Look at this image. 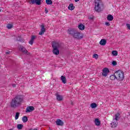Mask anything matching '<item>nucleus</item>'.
Segmentation results:
<instances>
[{
	"label": "nucleus",
	"mask_w": 130,
	"mask_h": 130,
	"mask_svg": "<svg viewBox=\"0 0 130 130\" xmlns=\"http://www.w3.org/2000/svg\"><path fill=\"white\" fill-rule=\"evenodd\" d=\"M23 102V96L22 95H17L13 99L10 103V106L12 108L19 107Z\"/></svg>",
	"instance_id": "nucleus-1"
},
{
	"label": "nucleus",
	"mask_w": 130,
	"mask_h": 130,
	"mask_svg": "<svg viewBox=\"0 0 130 130\" xmlns=\"http://www.w3.org/2000/svg\"><path fill=\"white\" fill-rule=\"evenodd\" d=\"M52 47L53 48V53L55 55H58L59 54V50L58 49L61 47V44L56 42H52Z\"/></svg>",
	"instance_id": "nucleus-2"
},
{
	"label": "nucleus",
	"mask_w": 130,
	"mask_h": 130,
	"mask_svg": "<svg viewBox=\"0 0 130 130\" xmlns=\"http://www.w3.org/2000/svg\"><path fill=\"white\" fill-rule=\"evenodd\" d=\"M115 76H116V80H118V81H123L124 79V73H123V71L121 70L116 71L115 72Z\"/></svg>",
	"instance_id": "nucleus-3"
},
{
	"label": "nucleus",
	"mask_w": 130,
	"mask_h": 130,
	"mask_svg": "<svg viewBox=\"0 0 130 130\" xmlns=\"http://www.w3.org/2000/svg\"><path fill=\"white\" fill-rule=\"evenodd\" d=\"M94 10L98 13H100V12H102V9H101V0H95L94 1Z\"/></svg>",
	"instance_id": "nucleus-4"
},
{
	"label": "nucleus",
	"mask_w": 130,
	"mask_h": 130,
	"mask_svg": "<svg viewBox=\"0 0 130 130\" xmlns=\"http://www.w3.org/2000/svg\"><path fill=\"white\" fill-rule=\"evenodd\" d=\"M118 118H119V113L115 115V118H114L113 121L111 123V127H116L117 126Z\"/></svg>",
	"instance_id": "nucleus-5"
},
{
	"label": "nucleus",
	"mask_w": 130,
	"mask_h": 130,
	"mask_svg": "<svg viewBox=\"0 0 130 130\" xmlns=\"http://www.w3.org/2000/svg\"><path fill=\"white\" fill-rule=\"evenodd\" d=\"M73 37L75 39H82V38L83 37V36L81 34V32L76 30Z\"/></svg>",
	"instance_id": "nucleus-6"
},
{
	"label": "nucleus",
	"mask_w": 130,
	"mask_h": 130,
	"mask_svg": "<svg viewBox=\"0 0 130 130\" xmlns=\"http://www.w3.org/2000/svg\"><path fill=\"white\" fill-rule=\"evenodd\" d=\"M19 50L24 54H30V53H28V50H27V49H26V48L23 46H20Z\"/></svg>",
	"instance_id": "nucleus-7"
},
{
	"label": "nucleus",
	"mask_w": 130,
	"mask_h": 130,
	"mask_svg": "<svg viewBox=\"0 0 130 130\" xmlns=\"http://www.w3.org/2000/svg\"><path fill=\"white\" fill-rule=\"evenodd\" d=\"M76 30H76V29L75 28H71L67 30V33L68 34H69V35H71L73 37Z\"/></svg>",
	"instance_id": "nucleus-8"
},
{
	"label": "nucleus",
	"mask_w": 130,
	"mask_h": 130,
	"mask_svg": "<svg viewBox=\"0 0 130 130\" xmlns=\"http://www.w3.org/2000/svg\"><path fill=\"white\" fill-rule=\"evenodd\" d=\"M41 31L39 33V35H41V36H42L43 35V34H44V33H45V31H46V29H45V27L44 26V25L43 24H42L41 25Z\"/></svg>",
	"instance_id": "nucleus-9"
},
{
	"label": "nucleus",
	"mask_w": 130,
	"mask_h": 130,
	"mask_svg": "<svg viewBox=\"0 0 130 130\" xmlns=\"http://www.w3.org/2000/svg\"><path fill=\"white\" fill-rule=\"evenodd\" d=\"M108 73H109L108 68H104L103 70L102 75L104 76V77H107V74H108Z\"/></svg>",
	"instance_id": "nucleus-10"
},
{
	"label": "nucleus",
	"mask_w": 130,
	"mask_h": 130,
	"mask_svg": "<svg viewBox=\"0 0 130 130\" xmlns=\"http://www.w3.org/2000/svg\"><path fill=\"white\" fill-rule=\"evenodd\" d=\"M34 110V107L33 106H29L27 107L26 109L25 112L28 113L29 112H32Z\"/></svg>",
	"instance_id": "nucleus-11"
},
{
	"label": "nucleus",
	"mask_w": 130,
	"mask_h": 130,
	"mask_svg": "<svg viewBox=\"0 0 130 130\" xmlns=\"http://www.w3.org/2000/svg\"><path fill=\"white\" fill-rule=\"evenodd\" d=\"M56 124H57V125H60V126H62V125H63V122L62 121V120L59 119H57L56 121Z\"/></svg>",
	"instance_id": "nucleus-12"
},
{
	"label": "nucleus",
	"mask_w": 130,
	"mask_h": 130,
	"mask_svg": "<svg viewBox=\"0 0 130 130\" xmlns=\"http://www.w3.org/2000/svg\"><path fill=\"white\" fill-rule=\"evenodd\" d=\"M31 3L32 5H34L36 3V5L40 6V5H41V0H31Z\"/></svg>",
	"instance_id": "nucleus-13"
},
{
	"label": "nucleus",
	"mask_w": 130,
	"mask_h": 130,
	"mask_svg": "<svg viewBox=\"0 0 130 130\" xmlns=\"http://www.w3.org/2000/svg\"><path fill=\"white\" fill-rule=\"evenodd\" d=\"M35 38H36V36H31V39L29 42H28L29 44L30 45H33V43H34V40H35Z\"/></svg>",
	"instance_id": "nucleus-14"
},
{
	"label": "nucleus",
	"mask_w": 130,
	"mask_h": 130,
	"mask_svg": "<svg viewBox=\"0 0 130 130\" xmlns=\"http://www.w3.org/2000/svg\"><path fill=\"white\" fill-rule=\"evenodd\" d=\"M94 123H95V125L99 126V125H101V121H100V120H99V119L96 118L94 120Z\"/></svg>",
	"instance_id": "nucleus-15"
},
{
	"label": "nucleus",
	"mask_w": 130,
	"mask_h": 130,
	"mask_svg": "<svg viewBox=\"0 0 130 130\" xmlns=\"http://www.w3.org/2000/svg\"><path fill=\"white\" fill-rule=\"evenodd\" d=\"M107 42V41H106V40L102 39L100 42V44H101V45L104 46L106 45Z\"/></svg>",
	"instance_id": "nucleus-16"
},
{
	"label": "nucleus",
	"mask_w": 130,
	"mask_h": 130,
	"mask_svg": "<svg viewBox=\"0 0 130 130\" xmlns=\"http://www.w3.org/2000/svg\"><path fill=\"white\" fill-rule=\"evenodd\" d=\"M61 81L63 84H67V78L64 76H61Z\"/></svg>",
	"instance_id": "nucleus-17"
},
{
	"label": "nucleus",
	"mask_w": 130,
	"mask_h": 130,
	"mask_svg": "<svg viewBox=\"0 0 130 130\" xmlns=\"http://www.w3.org/2000/svg\"><path fill=\"white\" fill-rule=\"evenodd\" d=\"M69 10H70V11H73L75 9V6H74V4H70L68 7Z\"/></svg>",
	"instance_id": "nucleus-18"
},
{
	"label": "nucleus",
	"mask_w": 130,
	"mask_h": 130,
	"mask_svg": "<svg viewBox=\"0 0 130 130\" xmlns=\"http://www.w3.org/2000/svg\"><path fill=\"white\" fill-rule=\"evenodd\" d=\"M78 28L79 30H83L85 29V25L81 23L78 25Z\"/></svg>",
	"instance_id": "nucleus-19"
},
{
	"label": "nucleus",
	"mask_w": 130,
	"mask_h": 130,
	"mask_svg": "<svg viewBox=\"0 0 130 130\" xmlns=\"http://www.w3.org/2000/svg\"><path fill=\"white\" fill-rule=\"evenodd\" d=\"M56 96V99L57 100H58V101H61L62 100V95L57 94Z\"/></svg>",
	"instance_id": "nucleus-20"
},
{
	"label": "nucleus",
	"mask_w": 130,
	"mask_h": 130,
	"mask_svg": "<svg viewBox=\"0 0 130 130\" xmlns=\"http://www.w3.org/2000/svg\"><path fill=\"white\" fill-rule=\"evenodd\" d=\"M107 19L108 20V21H113V16H112V15H108Z\"/></svg>",
	"instance_id": "nucleus-21"
},
{
	"label": "nucleus",
	"mask_w": 130,
	"mask_h": 130,
	"mask_svg": "<svg viewBox=\"0 0 130 130\" xmlns=\"http://www.w3.org/2000/svg\"><path fill=\"white\" fill-rule=\"evenodd\" d=\"M110 79L112 81H113L116 79V76H115V73H114V75H111L110 76Z\"/></svg>",
	"instance_id": "nucleus-22"
},
{
	"label": "nucleus",
	"mask_w": 130,
	"mask_h": 130,
	"mask_svg": "<svg viewBox=\"0 0 130 130\" xmlns=\"http://www.w3.org/2000/svg\"><path fill=\"white\" fill-rule=\"evenodd\" d=\"M22 121L23 122H27L28 121V117L26 116H23L22 117Z\"/></svg>",
	"instance_id": "nucleus-23"
},
{
	"label": "nucleus",
	"mask_w": 130,
	"mask_h": 130,
	"mask_svg": "<svg viewBox=\"0 0 130 130\" xmlns=\"http://www.w3.org/2000/svg\"><path fill=\"white\" fill-rule=\"evenodd\" d=\"M112 54L114 56H117V54H118V52H117V51L114 50L112 51Z\"/></svg>",
	"instance_id": "nucleus-24"
},
{
	"label": "nucleus",
	"mask_w": 130,
	"mask_h": 130,
	"mask_svg": "<svg viewBox=\"0 0 130 130\" xmlns=\"http://www.w3.org/2000/svg\"><path fill=\"white\" fill-rule=\"evenodd\" d=\"M90 107H91V108H96V107H97V104L96 103H92L90 105Z\"/></svg>",
	"instance_id": "nucleus-25"
},
{
	"label": "nucleus",
	"mask_w": 130,
	"mask_h": 130,
	"mask_svg": "<svg viewBox=\"0 0 130 130\" xmlns=\"http://www.w3.org/2000/svg\"><path fill=\"white\" fill-rule=\"evenodd\" d=\"M23 125L22 124H19L17 125L18 129H22L23 128Z\"/></svg>",
	"instance_id": "nucleus-26"
},
{
	"label": "nucleus",
	"mask_w": 130,
	"mask_h": 130,
	"mask_svg": "<svg viewBox=\"0 0 130 130\" xmlns=\"http://www.w3.org/2000/svg\"><path fill=\"white\" fill-rule=\"evenodd\" d=\"M46 3L47 4V5H52V1L46 0Z\"/></svg>",
	"instance_id": "nucleus-27"
},
{
	"label": "nucleus",
	"mask_w": 130,
	"mask_h": 130,
	"mask_svg": "<svg viewBox=\"0 0 130 130\" xmlns=\"http://www.w3.org/2000/svg\"><path fill=\"white\" fill-rule=\"evenodd\" d=\"M7 27L8 28V29H12V28H13V24H7Z\"/></svg>",
	"instance_id": "nucleus-28"
},
{
	"label": "nucleus",
	"mask_w": 130,
	"mask_h": 130,
	"mask_svg": "<svg viewBox=\"0 0 130 130\" xmlns=\"http://www.w3.org/2000/svg\"><path fill=\"white\" fill-rule=\"evenodd\" d=\"M20 116V113L17 112L15 115V119L17 120L19 118V116Z\"/></svg>",
	"instance_id": "nucleus-29"
},
{
	"label": "nucleus",
	"mask_w": 130,
	"mask_h": 130,
	"mask_svg": "<svg viewBox=\"0 0 130 130\" xmlns=\"http://www.w3.org/2000/svg\"><path fill=\"white\" fill-rule=\"evenodd\" d=\"M93 57H94V58H96V59H97V58H98V54H93Z\"/></svg>",
	"instance_id": "nucleus-30"
},
{
	"label": "nucleus",
	"mask_w": 130,
	"mask_h": 130,
	"mask_svg": "<svg viewBox=\"0 0 130 130\" xmlns=\"http://www.w3.org/2000/svg\"><path fill=\"white\" fill-rule=\"evenodd\" d=\"M113 66H116L117 64V62H116V61H113L112 62Z\"/></svg>",
	"instance_id": "nucleus-31"
},
{
	"label": "nucleus",
	"mask_w": 130,
	"mask_h": 130,
	"mask_svg": "<svg viewBox=\"0 0 130 130\" xmlns=\"http://www.w3.org/2000/svg\"><path fill=\"white\" fill-rule=\"evenodd\" d=\"M126 26H127V28L129 30H130V24L128 23V24H126Z\"/></svg>",
	"instance_id": "nucleus-32"
},
{
	"label": "nucleus",
	"mask_w": 130,
	"mask_h": 130,
	"mask_svg": "<svg viewBox=\"0 0 130 130\" xmlns=\"http://www.w3.org/2000/svg\"><path fill=\"white\" fill-rule=\"evenodd\" d=\"M105 25L106 26H110V23H109V22H106Z\"/></svg>",
	"instance_id": "nucleus-33"
},
{
	"label": "nucleus",
	"mask_w": 130,
	"mask_h": 130,
	"mask_svg": "<svg viewBox=\"0 0 130 130\" xmlns=\"http://www.w3.org/2000/svg\"><path fill=\"white\" fill-rule=\"evenodd\" d=\"M45 14H47V13H48V10H47V8H45Z\"/></svg>",
	"instance_id": "nucleus-34"
},
{
	"label": "nucleus",
	"mask_w": 130,
	"mask_h": 130,
	"mask_svg": "<svg viewBox=\"0 0 130 130\" xmlns=\"http://www.w3.org/2000/svg\"><path fill=\"white\" fill-rule=\"evenodd\" d=\"M88 18L90 19V20H93V17H92L89 16Z\"/></svg>",
	"instance_id": "nucleus-35"
},
{
	"label": "nucleus",
	"mask_w": 130,
	"mask_h": 130,
	"mask_svg": "<svg viewBox=\"0 0 130 130\" xmlns=\"http://www.w3.org/2000/svg\"><path fill=\"white\" fill-rule=\"evenodd\" d=\"M10 53H11L10 51H8V52H6V54H10Z\"/></svg>",
	"instance_id": "nucleus-36"
},
{
	"label": "nucleus",
	"mask_w": 130,
	"mask_h": 130,
	"mask_svg": "<svg viewBox=\"0 0 130 130\" xmlns=\"http://www.w3.org/2000/svg\"><path fill=\"white\" fill-rule=\"evenodd\" d=\"M12 87H13V88H15V87H16L15 84H12Z\"/></svg>",
	"instance_id": "nucleus-37"
},
{
	"label": "nucleus",
	"mask_w": 130,
	"mask_h": 130,
	"mask_svg": "<svg viewBox=\"0 0 130 130\" xmlns=\"http://www.w3.org/2000/svg\"><path fill=\"white\" fill-rule=\"evenodd\" d=\"M75 2L76 3H78V2H80V0H75Z\"/></svg>",
	"instance_id": "nucleus-38"
},
{
	"label": "nucleus",
	"mask_w": 130,
	"mask_h": 130,
	"mask_svg": "<svg viewBox=\"0 0 130 130\" xmlns=\"http://www.w3.org/2000/svg\"><path fill=\"white\" fill-rule=\"evenodd\" d=\"M29 130H37V128H35V129H30Z\"/></svg>",
	"instance_id": "nucleus-39"
},
{
	"label": "nucleus",
	"mask_w": 130,
	"mask_h": 130,
	"mask_svg": "<svg viewBox=\"0 0 130 130\" xmlns=\"http://www.w3.org/2000/svg\"><path fill=\"white\" fill-rule=\"evenodd\" d=\"M1 11H2V10L0 9V12H1Z\"/></svg>",
	"instance_id": "nucleus-40"
}]
</instances>
